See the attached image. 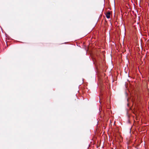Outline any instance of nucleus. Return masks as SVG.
<instances>
[{
	"mask_svg": "<svg viewBox=\"0 0 149 149\" xmlns=\"http://www.w3.org/2000/svg\"><path fill=\"white\" fill-rule=\"evenodd\" d=\"M110 12H108L106 14V16L108 19L110 18Z\"/></svg>",
	"mask_w": 149,
	"mask_h": 149,
	"instance_id": "1",
	"label": "nucleus"
}]
</instances>
